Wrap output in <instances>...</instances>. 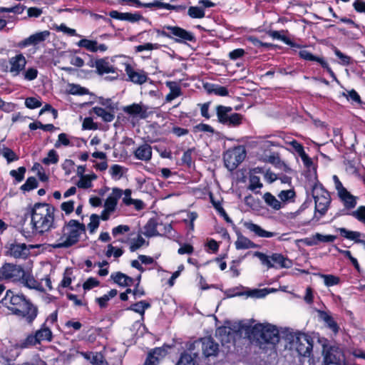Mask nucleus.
Instances as JSON below:
<instances>
[{
  "mask_svg": "<svg viewBox=\"0 0 365 365\" xmlns=\"http://www.w3.org/2000/svg\"><path fill=\"white\" fill-rule=\"evenodd\" d=\"M25 105L27 108L34 109L40 107L41 106V102L36 97H30L26 99Z\"/></svg>",
  "mask_w": 365,
  "mask_h": 365,
  "instance_id": "62",
  "label": "nucleus"
},
{
  "mask_svg": "<svg viewBox=\"0 0 365 365\" xmlns=\"http://www.w3.org/2000/svg\"><path fill=\"white\" fill-rule=\"evenodd\" d=\"M150 307V303L146 302L145 301H140L137 303L132 304L128 309L134 311L136 313H138L141 315H143L146 309Z\"/></svg>",
  "mask_w": 365,
  "mask_h": 365,
  "instance_id": "36",
  "label": "nucleus"
},
{
  "mask_svg": "<svg viewBox=\"0 0 365 365\" xmlns=\"http://www.w3.org/2000/svg\"><path fill=\"white\" fill-rule=\"evenodd\" d=\"M135 156L137 159L148 161L152 157V149L148 144H143L139 146L135 151Z\"/></svg>",
  "mask_w": 365,
  "mask_h": 365,
  "instance_id": "26",
  "label": "nucleus"
},
{
  "mask_svg": "<svg viewBox=\"0 0 365 365\" xmlns=\"http://www.w3.org/2000/svg\"><path fill=\"white\" fill-rule=\"evenodd\" d=\"M86 232V226L76 220H71L62 228V235L51 246L54 249L68 248L77 244Z\"/></svg>",
  "mask_w": 365,
  "mask_h": 365,
  "instance_id": "3",
  "label": "nucleus"
},
{
  "mask_svg": "<svg viewBox=\"0 0 365 365\" xmlns=\"http://www.w3.org/2000/svg\"><path fill=\"white\" fill-rule=\"evenodd\" d=\"M268 162L280 169L287 170V166L280 160L278 155H270L269 157Z\"/></svg>",
  "mask_w": 365,
  "mask_h": 365,
  "instance_id": "59",
  "label": "nucleus"
},
{
  "mask_svg": "<svg viewBox=\"0 0 365 365\" xmlns=\"http://www.w3.org/2000/svg\"><path fill=\"white\" fill-rule=\"evenodd\" d=\"M254 256L258 257L261 261L262 264L267 266L268 268L274 267V264L272 262L270 256H267L265 254L260 252H255Z\"/></svg>",
  "mask_w": 365,
  "mask_h": 365,
  "instance_id": "48",
  "label": "nucleus"
},
{
  "mask_svg": "<svg viewBox=\"0 0 365 365\" xmlns=\"http://www.w3.org/2000/svg\"><path fill=\"white\" fill-rule=\"evenodd\" d=\"M33 247L32 245L28 247L25 243H12L9 246L8 255L16 259H25L29 255L30 248Z\"/></svg>",
  "mask_w": 365,
  "mask_h": 365,
  "instance_id": "15",
  "label": "nucleus"
},
{
  "mask_svg": "<svg viewBox=\"0 0 365 365\" xmlns=\"http://www.w3.org/2000/svg\"><path fill=\"white\" fill-rule=\"evenodd\" d=\"M24 274V269L16 264L6 263L0 268V279L19 281Z\"/></svg>",
  "mask_w": 365,
  "mask_h": 365,
  "instance_id": "12",
  "label": "nucleus"
},
{
  "mask_svg": "<svg viewBox=\"0 0 365 365\" xmlns=\"http://www.w3.org/2000/svg\"><path fill=\"white\" fill-rule=\"evenodd\" d=\"M39 344L36 334H30L25 339L19 343V346L21 349L28 348Z\"/></svg>",
  "mask_w": 365,
  "mask_h": 365,
  "instance_id": "42",
  "label": "nucleus"
},
{
  "mask_svg": "<svg viewBox=\"0 0 365 365\" xmlns=\"http://www.w3.org/2000/svg\"><path fill=\"white\" fill-rule=\"evenodd\" d=\"M249 338L260 347L264 344H276L279 341V331L269 324H257L249 331Z\"/></svg>",
  "mask_w": 365,
  "mask_h": 365,
  "instance_id": "4",
  "label": "nucleus"
},
{
  "mask_svg": "<svg viewBox=\"0 0 365 365\" xmlns=\"http://www.w3.org/2000/svg\"><path fill=\"white\" fill-rule=\"evenodd\" d=\"M100 217L96 214H92L90 217V222L88 225L91 233H93L99 226Z\"/></svg>",
  "mask_w": 365,
  "mask_h": 365,
  "instance_id": "56",
  "label": "nucleus"
},
{
  "mask_svg": "<svg viewBox=\"0 0 365 365\" xmlns=\"http://www.w3.org/2000/svg\"><path fill=\"white\" fill-rule=\"evenodd\" d=\"M96 178V175H86L84 177H81L79 181L77 182V186L80 188L88 189L92 187V180Z\"/></svg>",
  "mask_w": 365,
  "mask_h": 365,
  "instance_id": "38",
  "label": "nucleus"
},
{
  "mask_svg": "<svg viewBox=\"0 0 365 365\" xmlns=\"http://www.w3.org/2000/svg\"><path fill=\"white\" fill-rule=\"evenodd\" d=\"M294 196H295V192H294V190H292V189L287 190H282L278 195L279 198L282 202H286V201L292 200L294 197Z\"/></svg>",
  "mask_w": 365,
  "mask_h": 365,
  "instance_id": "60",
  "label": "nucleus"
},
{
  "mask_svg": "<svg viewBox=\"0 0 365 365\" xmlns=\"http://www.w3.org/2000/svg\"><path fill=\"white\" fill-rule=\"evenodd\" d=\"M145 244V239L139 235L136 239L133 240L130 250L131 252H135Z\"/></svg>",
  "mask_w": 365,
  "mask_h": 365,
  "instance_id": "58",
  "label": "nucleus"
},
{
  "mask_svg": "<svg viewBox=\"0 0 365 365\" xmlns=\"http://www.w3.org/2000/svg\"><path fill=\"white\" fill-rule=\"evenodd\" d=\"M118 294L116 289H111L108 294H104L103 297L97 298L98 302L101 307H105L107 305V302L113 297H115Z\"/></svg>",
  "mask_w": 365,
  "mask_h": 365,
  "instance_id": "43",
  "label": "nucleus"
},
{
  "mask_svg": "<svg viewBox=\"0 0 365 365\" xmlns=\"http://www.w3.org/2000/svg\"><path fill=\"white\" fill-rule=\"evenodd\" d=\"M158 32L163 36L174 38L175 41L180 43L195 41V37L192 33L178 26H165L163 31H158Z\"/></svg>",
  "mask_w": 365,
  "mask_h": 365,
  "instance_id": "6",
  "label": "nucleus"
},
{
  "mask_svg": "<svg viewBox=\"0 0 365 365\" xmlns=\"http://www.w3.org/2000/svg\"><path fill=\"white\" fill-rule=\"evenodd\" d=\"M123 110L130 115H139L141 118H145L144 111L139 104H133L123 108Z\"/></svg>",
  "mask_w": 365,
  "mask_h": 365,
  "instance_id": "37",
  "label": "nucleus"
},
{
  "mask_svg": "<svg viewBox=\"0 0 365 365\" xmlns=\"http://www.w3.org/2000/svg\"><path fill=\"white\" fill-rule=\"evenodd\" d=\"M313 197L315 202L316 212L320 213L321 215H324L331 202L329 193L322 189L315 188L313 190Z\"/></svg>",
  "mask_w": 365,
  "mask_h": 365,
  "instance_id": "13",
  "label": "nucleus"
},
{
  "mask_svg": "<svg viewBox=\"0 0 365 365\" xmlns=\"http://www.w3.org/2000/svg\"><path fill=\"white\" fill-rule=\"evenodd\" d=\"M289 340L290 349H295L299 356L309 357V361L314 363V359L310 358L313 349L312 339L305 334H290L287 336Z\"/></svg>",
  "mask_w": 365,
  "mask_h": 365,
  "instance_id": "5",
  "label": "nucleus"
},
{
  "mask_svg": "<svg viewBox=\"0 0 365 365\" xmlns=\"http://www.w3.org/2000/svg\"><path fill=\"white\" fill-rule=\"evenodd\" d=\"M345 209L351 210L356 207L357 197L351 195L347 190L338 195Z\"/></svg>",
  "mask_w": 365,
  "mask_h": 365,
  "instance_id": "22",
  "label": "nucleus"
},
{
  "mask_svg": "<svg viewBox=\"0 0 365 365\" xmlns=\"http://www.w3.org/2000/svg\"><path fill=\"white\" fill-rule=\"evenodd\" d=\"M324 362V365H344V359L338 348L330 347L325 352Z\"/></svg>",
  "mask_w": 365,
  "mask_h": 365,
  "instance_id": "14",
  "label": "nucleus"
},
{
  "mask_svg": "<svg viewBox=\"0 0 365 365\" xmlns=\"http://www.w3.org/2000/svg\"><path fill=\"white\" fill-rule=\"evenodd\" d=\"M334 52L335 55L339 58L340 60V63L343 66H348L351 63V57L349 56L345 55L341 51H340L338 48H334Z\"/></svg>",
  "mask_w": 365,
  "mask_h": 365,
  "instance_id": "54",
  "label": "nucleus"
},
{
  "mask_svg": "<svg viewBox=\"0 0 365 365\" xmlns=\"http://www.w3.org/2000/svg\"><path fill=\"white\" fill-rule=\"evenodd\" d=\"M38 187V182L34 177H29L26 182L21 186V190L23 191H30Z\"/></svg>",
  "mask_w": 365,
  "mask_h": 365,
  "instance_id": "47",
  "label": "nucleus"
},
{
  "mask_svg": "<svg viewBox=\"0 0 365 365\" xmlns=\"http://www.w3.org/2000/svg\"><path fill=\"white\" fill-rule=\"evenodd\" d=\"M187 14L192 19H202L205 17V11L203 10V8L197 5L190 6L187 9Z\"/></svg>",
  "mask_w": 365,
  "mask_h": 365,
  "instance_id": "35",
  "label": "nucleus"
},
{
  "mask_svg": "<svg viewBox=\"0 0 365 365\" xmlns=\"http://www.w3.org/2000/svg\"><path fill=\"white\" fill-rule=\"evenodd\" d=\"M194 358L191 354L184 353L181 355L176 365H195Z\"/></svg>",
  "mask_w": 365,
  "mask_h": 365,
  "instance_id": "55",
  "label": "nucleus"
},
{
  "mask_svg": "<svg viewBox=\"0 0 365 365\" xmlns=\"http://www.w3.org/2000/svg\"><path fill=\"white\" fill-rule=\"evenodd\" d=\"M269 36L275 39H279L282 41L284 43H285L287 45H289L292 47H296L299 48L300 46L298 44H296L295 43L292 42L290 39L287 38L284 36L281 35L279 31H272L269 33Z\"/></svg>",
  "mask_w": 365,
  "mask_h": 365,
  "instance_id": "40",
  "label": "nucleus"
},
{
  "mask_svg": "<svg viewBox=\"0 0 365 365\" xmlns=\"http://www.w3.org/2000/svg\"><path fill=\"white\" fill-rule=\"evenodd\" d=\"M165 354L166 351L163 348H155L148 354L144 365H156L159 358L165 356Z\"/></svg>",
  "mask_w": 365,
  "mask_h": 365,
  "instance_id": "24",
  "label": "nucleus"
},
{
  "mask_svg": "<svg viewBox=\"0 0 365 365\" xmlns=\"http://www.w3.org/2000/svg\"><path fill=\"white\" fill-rule=\"evenodd\" d=\"M249 181V189L252 191H254L257 188H261L263 186L262 183L260 182L259 177L257 175H250Z\"/></svg>",
  "mask_w": 365,
  "mask_h": 365,
  "instance_id": "57",
  "label": "nucleus"
},
{
  "mask_svg": "<svg viewBox=\"0 0 365 365\" xmlns=\"http://www.w3.org/2000/svg\"><path fill=\"white\" fill-rule=\"evenodd\" d=\"M245 156L246 151L242 146L228 150L223 155L225 165L228 170H234L244 160Z\"/></svg>",
  "mask_w": 365,
  "mask_h": 365,
  "instance_id": "7",
  "label": "nucleus"
},
{
  "mask_svg": "<svg viewBox=\"0 0 365 365\" xmlns=\"http://www.w3.org/2000/svg\"><path fill=\"white\" fill-rule=\"evenodd\" d=\"M0 154H1L7 160L8 163L16 161L19 159L16 153L7 147H3L0 149Z\"/></svg>",
  "mask_w": 365,
  "mask_h": 365,
  "instance_id": "41",
  "label": "nucleus"
},
{
  "mask_svg": "<svg viewBox=\"0 0 365 365\" xmlns=\"http://www.w3.org/2000/svg\"><path fill=\"white\" fill-rule=\"evenodd\" d=\"M125 274L118 272L113 273L110 275L111 279L118 285L121 287H126L128 283L125 282Z\"/></svg>",
  "mask_w": 365,
  "mask_h": 365,
  "instance_id": "51",
  "label": "nucleus"
},
{
  "mask_svg": "<svg viewBox=\"0 0 365 365\" xmlns=\"http://www.w3.org/2000/svg\"><path fill=\"white\" fill-rule=\"evenodd\" d=\"M108 58H99L95 61L94 66L98 74L103 76L104 74L110 73L112 76L105 78L107 81H113L119 77L118 68H115Z\"/></svg>",
  "mask_w": 365,
  "mask_h": 365,
  "instance_id": "10",
  "label": "nucleus"
},
{
  "mask_svg": "<svg viewBox=\"0 0 365 365\" xmlns=\"http://www.w3.org/2000/svg\"><path fill=\"white\" fill-rule=\"evenodd\" d=\"M321 277L324 279V282L327 287L336 285L339 282V278L332 274H321Z\"/></svg>",
  "mask_w": 365,
  "mask_h": 365,
  "instance_id": "52",
  "label": "nucleus"
},
{
  "mask_svg": "<svg viewBox=\"0 0 365 365\" xmlns=\"http://www.w3.org/2000/svg\"><path fill=\"white\" fill-rule=\"evenodd\" d=\"M93 365H108L104 356L101 353H96L91 361Z\"/></svg>",
  "mask_w": 365,
  "mask_h": 365,
  "instance_id": "64",
  "label": "nucleus"
},
{
  "mask_svg": "<svg viewBox=\"0 0 365 365\" xmlns=\"http://www.w3.org/2000/svg\"><path fill=\"white\" fill-rule=\"evenodd\" d=\"M244 226L248 230L255 233V235L256 236L259 237L270 238V237H275L277 235V232H269V231L264 230L259 225L255 224L251 221L245 222Z\"/></svg>",
  "mask_w": 365,
  "mask_h": 365,
  "instance_id": "17",
  "label": "nucleus"
},
{
  "mask_svg": "<svg viewBox=\"0 0 365 365\" xmlns=\"http://www.w3.org/2000/svg\"><path fill=\"white\" fill-rule=\"evenodd\" d=\"M349 215L365 225V206H359L356 210L349 213Z\"/></svg>",
  "mask_w": 365,
  "mask_h": 365,
  "instance_id": "49",
  "label": "nucleus"
},
{
  "mask_svg": "<svg viewBox=\"0 0 365 365\" xmlns=\"http://www.w3.org/2000/svg\"><path fill=\"white\" fill-rule=\"evenodd\" d=\"M128 4H135L137 7H145V8H165L168 9L170 5L168 4L162 3L160 1H154L150 3H141L139 0H121Z\"/></svg>",
  "mask_w": 365,
  "mask_h": 365,
  "instance_id": "28",
  "label": "nucleus"
},
{
  "mask_svg": "<svg viewBox=\"0 0 365 365\" xmlns=\"http://www.w3.org/2000/svg\"><path fill=\"white\" fill-rule=\"evenodd\" d=\"M199 344V342H197ZM201 344L203 354L206 356H215L218 351V344L211 337H205L201 339Z\"/></svg>",
  "mask_w": 365,
  "mask_h": 365,
  "instance_id": "16",
  "label": "nucleus"
},
{
  "mask_svg": "<svg viewBox=\"0 0 365 365\" xmlns=\"http://www.w3.org/2000/svg\"><path fill=\"white\" fill-rule=\"evenodd\" d=\"M263 199L266 204L274 210H279L282 207L281 202L270 192L264 193Z\"/></svg>",
  "mask_w": 365,
  "mask_h": 365,
  "instance_id": "32",
  "label": "nucleus"
},
{
  "mask_svg": "<svg viewBox=\"0 0 365 365\" xmlns=\"http://www.w3.org/2000/svg\"><path fill=\"white\" fill-rule=\"evenodd\" d=\"M78 46L86 48L91 52H97V41L88 39H81L78 41Z\"/></svg>",
  "mask_w": 365,
  "mask_h": 365,
  "instance_id": "39",
  "label": "nucleus"
},
{
  "mask_svg": "<svg viewBox=\"0 0 365 365\" xmlns=\"http://www.w3.org/2000/svg\"><path fill=\"white\" fill-rule=\"evenodd\" d=\"M21 282L26 287L31 288V289H37L38 283V282L34 278L33 276H31L29 273H26L24 271V274L22 277H21L20 279Z\"/></svg>",
  "mask_w": 365,
  "mask_h": 365,
  "instance_id": "33",
  "label": "nucleus"
},
{
  "mask_svg": "<svg viewBox=\"0 0 365 365\" xmlns=\"http://www.w3.org/2000/svg\"><path fill=\"white\" fill-rule=\"evenodd\" d=\"M270 258L272 262L274 264V267L289 268L292 265V261L281 254L274 253L270 256Z\"/></svg>",
  "mask_w": 365,
  "mask_h": 365,
  "instance_id": "23",
  "label": "nucleus"
},
{
  "mask_svg": "<svg viewBox=\"0 0 365 365\" xmlns=\"http://www.w3.org/2000/svg\"><path fill=\"white\" fill-rule=\"evenodd\" d=\"M93 112L96 115L101 117L105 122H111L114 119V115L100 107L93 108Z\"/></svg>",
  "mask_w": 365,
  "mask_h": 365,
  "instance_id": "34",
  "label": "nucleus"
},
{
  "mask_svg": "<svg viewBox=\"0 0 365 365\" xmlns=\"http://www.w3.org/2000/svg\"><path fill=\"white\" fill-rule=\"evenodd\" d=\"M158 222L153 218L150 219L144 226L143 235L148 237L157 236L159 235L157 230Z\"/></svg>",
  "mask_w": 365,
  "mask_h": 365,
  "instance_id": "29",
  "label": "nucleus"
},
{
  "mask_svg": "<svg viewBox=\"0 0 365 365\" xmlns=\"http://www.w3.org/2000/svg\"><path fill=\"white\" fill-rule=\"evenodd\" d=\"M231 110V107L217 106V114L218 119L223 124L237 126L242 123V115L239 113H230Z\"/></svg>",
  "mask_w": 365,
  "mask_h": 365,
  "instance_id": "11",
  "label": "nucleus"
},
{
  "mask_svg": "<svg viewBox=\"0 0 365 365\" xmlns=\"http://www.w3.org/2000/svg\"><path fill=\"white\" fill-rule=\"evenodd\" d=\"M109 16L115 19L127 21L131 23L137 22L143 19V16L138 13H120L115 10L110 11Z\"/></svg>",
  "mask_w": 365,
  "mask_h": 365,
  "instance_id": "18",
  "label": "nucleus"
},
{
  "mask_svg": "<svg viewBox=\"0 0 365 365\" xmlns=\"http://www.w3.org/2000/svg\"><path fill=\"white\" fill-rule=\"evenodd\" d=\"M340 235L350 240L354 241L356 243H358L361 240L360 237L362 236V234L359 232L356 231H350L344 227L338 228L337 230Z\"/></svg>",
  "mask_w": 365,
  "mask_h": 365,
  "instance_id": "31",
  "label": "nucleus"
},
{
  "mask_svg": "<svg viewBox=\"0 0 365 365\" xmlns=\"http://www.w3.org/2000/svg\"><path fill=\"white\" fill-rule=\"evenodd\" d=\"M35 334L38 343H40L41 341L46 340L51 341L52 340V332L51 329L46 326L45 324L42 325L39 330L36 331Z\"/></svg>",
  "mask_w": 365,
  "mask_h": 365,
  "instance_id": "30",
  "label": "nucleus"
},
{
  "mask_svg": "<svg viewBox=\"0 0 365 365\" xmlns=\"http://www.w3.org/2000/svg\"><path fill=\"white\" fill-rule=\"evenodd\" d=\"M299 55L300 58L306 61L318 62L324 69H326L329 73H332V71L329 67V63L326 61V60L324 58L315 56L307 50H301L299 52Z\"/></svg>",
  "mask_w": 365,
  "mask_h": 365,
  "instance_id": "21",
  "label": "nucleus"
},
{
  "mask_svg": "<svg viewBox=\"0 0 365 365\" xmlns=\"http://www.w3.org/2000/svg\"><path fill=\"white\" fill-rule=\"evenodd\" d=\"M120 58H122L121 63L124 66L128 81L134 84L142 85L149 80L148 73L145 71L135 68L125 57H120Z\"/></svg>",
  "mask_w": 365,
  "mask_h": 365,
  "instance_id": "8",
  "label": "nucleus"
},
{
  "mask_svg": "<svg viewBox=\"0 0 365 365\" xmlns=\"http://www.w3.org/2000/svg\"><path fill=\"white\" fill-rule=\"evenodd\" d=\"M341 97L346 98L348 101H351L353 104H364L361 97L358 93H342Z\"/></svg>",
  "mask_w": 365,
  "mask_h": 365,
  "instance_id": "45",
  "label": "nucleus"
},
{
  "mask_svg": "<svg viewBox=\"0 0 365 365\" xmlns=\"http://www.w3.org/2000/svg\"><path fill=\"white\" fill-rule=\"evenodd\" d=\"M58 161V155L55 150H51L48 153L46 158L42 160V163L48 165L50 164H56Z\"/></svg>",
  "mask_w": 365,
  "mask_h": 365,
  "instance_id": "44",
  "label": "nucleus"
},
{
  "mask_svg": "<svg viewBox=\"0 0 365 365\" xmlns=\"http://www.w3.org/2000/svg\"><path fill=\"white\" fill-rule=\"evenodd\" d=\"M71 145V141L68 135L66 133H60L58 136V140L56 141L54 146L56 148H59L61 145L68 146Z\"/></svg>",
  "mask_w": 365,
  "mask_h": 365,
  "instance_id": "50",
  "label": "nucleus"
},
{
  "mask_svg": "<svg viewBox=\"0 0 365 365\" xmlns=\"http://www.w3.org/2000/svg\"><path fill=\"white\" fill-rule=\"evenodd\" d=\"M123 254V250L121 248H118L113 246L111 244L108 245L106 256L110 257L113 255L114 257L118 258Z\"/></svg>",
  "mask_w": 365,
  "mask_h": 365,
  "instance_id": "46",
  "label": "nucleus"
},
{
  "mask_svg": "<svg viewBox=\"0 0 365 365\" xmlns=\"http://www.w3.org/2000/svg\"><path fill=\"white\" fill-rule=\"evenodd\" d=\"M237 250H246L250 248H256L258 245L251 241L247 237H245L241 233H237V238L235 242Z\"/></svg>",
  "mask_w": 365,
  "mask_h": 365,
  "instance_id": "25",
  "label": "nucleus"
},
{
  "mask_svg": "<svg viewBox=\"0 0 365 365\" xmlns=\"http://www.w3.org/2000/svg\"><path fill=\"white\" fill-rule=\"evenodd\" d=\"M50 36V31L46 30L40 32H36L31 35L27 38L24 39L22 42L23 46H26L29 45H36L41 42L44 41Z\"/></svg>",
  "mask_w": 365,
  "mask_h": 365,
  "instance_id": "20",
  "label": "nucleus"
},
{
  "mask_svg": "<svg viewBox=\"0 0 365 365\" xmlns=\"http://www.w3.org/2000/svg\"><path fill=\"white\" fill-rule=\"evenodd\" d=\"M24 77L26 80H34L38 76V70L35 68H28L23 73Z\"/></svg>",
  "mask_w": 365,
  "mask_h": 365,
  "instance_id": "63",
  "label": "nucleus"
},
{
  "mask_svg": "<svg viewBox=\"0 0 365 365\" xmlns=\"http://www.w3.org/2000/svg\"><path fill=\"white\" fill-rule=\"evenodd\" d=\"M26 173V168L24 167H20L17 170H12L10 171V175L16 179L17 182H21L24 178V174Z\"/></svg>",
  "mask_w": 365,
  "mask_h": 365,
  "instance_id": "61",
  "label": "nucleus"
},
{
  "mask_svg": "<svg viewBox=\"0 0 365 365\" xmlns=\"http://www.w3.org/2000/svg\"><path fill=\"white\" fill-rule=\"evenodd\" d=\"M317 313L319 317L326 323L327 326L330 329H331L334 333L338 332L339 327L329 312L317 310Z\"/></svg>",
  "mask_w": 365,
  "mask_h": 365,
  "instance_id": "27",
  "label": "nucleus"
},
{
  "mask_svg": "<svg viewBox=\"0 0 365 365\" xmlns=\"http://www.w3.org/2000/svg\"><path fill=\"white\" fill-rule=\"evenodd\" d=\"M1 303L15 315L24 318L27 323L32 324L38 315V308L23 295L14 294L8 290Z\"/></svg>",
  "mask_w": 365,
  "mask_h": 365,
  "instance_id": "1",
  "label": "nucleus"
},
{
  "mask_svg": "<svg viewBox=\"0 0 365 365\" xmlns=\"http://www.w3.org/2000/svg\"><path fill=\"white\" fill-rule=\"evenodd\" d=\"M123 192L119 188H113L112 193L106 200L104 207L108 211L114 212L118 200L121 197Z\"/></svg>",
  "mask_w": 365,
  "mask_h": 365,
  "instance_id": "19",
  "label": "nucleus"
},
{
  "mask_svg": "<svg viewBox=\"0 0 365 365\" xmlns=\"http://www.w3.org/2000/svg\"><path fill=\"white\" fill-rule=\"evenodd\" d=\"M26 64V60L22 53L11 57L8 61H2L0 62L2 69L11 73L13 76H18L24 69Z\"/></svg>",
  "mask_w": 365,
  "mask_h": 365,
  "instance_id": "9",
  "label": "nucleus"
},
{
  "mask_svg": "<svg viewBox=\"0 0 365 365\" xmlns=\"http://www.w3.org/2000/svg\"><path fill=\"white\" fill-rule=\"evenodd\" d=\"M55 29L57 31L63 32L65 34H67L70 36H76L78 34H76V31L73 29H71L68 27L66 24H61L60 25H56Z\"/></svg>",
  "mask_w": 365,
  "mask_h": 365,
  "instance_id": "53",
  "label": "nucleus"
},
{
  "mask_svg": "<svg viewBox=\"0 0 365 365\" xmlns=\"http://www.w3.org/2000/svg\"><path fill=\"white\" fill-rule=\"evenodd\" d=\"M53 206L47 203H36L30 211L31 225L34 234L43 235L54 227Z\"/></svg>",
  "mask_w": 365,
  "mask_h": 365,
  "instance_id": "2",
  "label": "nucleus"
}]
</instances>
